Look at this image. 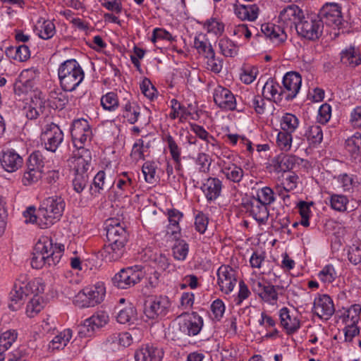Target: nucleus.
<instances>
[{"mask_svg": "<svg viewBox=\"0 0 361 361\" xmlns=\"http://www.w3.org/2000/svg\"><path fill=\"white\" fill-rule=\"evenodd\" d=\"M30 264L32 268L39 269L45 264L56 266L61 261L64 252V245L54 243L51 238L44 236L36 243Z\"/></svg>", "mask_w": 361, "mask_h": 361, "instance_id": "obj_1", "label": "nucleus"}, {"mask_svg": "<svg viewBox=\"0 0 361 361\" xmlns=\"http://www.w3.org/2000/svg\"><path fill=\"white\" fill-rule=\"evenodd\" d=\"M66 203L60 196L49 197L39 207V223L42 228H47L59 221L63 215Z\"/></svg>", "mask_w": 361, "mask_h": 361, "instance_id": "obj_2", "label": "nucleus"}, {"mask_svg": "<svg viewBox=\"0 0 361 361\" xmlns=\"http://www.w3.org/2000/svg\"><path fill=\"white\" fill-rule=\"evenodd\" d=\"M58 75L61 87L65 92L75 90L85 78V73L75 59H68L62 63Z\"/></svg>", "mask_w": 361, "mask_h": 361, "instance_id": "obj_3", "label": "nucleus"}, {"mask_svg": "<svg viewBox=\"0 0 361 361\" xmlns=\"http://www.w3.org/2000/svg\"><path fill=\"white\" fill-rule=\"evenodd\" d=\"M144 277L141 266L135 265L121 269L112 278L113 284L121 289L134 286Z\"/></svg>", "mask_w": 361, "mask_h": 361, "instance_id": "obj_4", "label": "nucleus"}, {"mask_svg": "<svg viewBox=\"0 0 361 361\" xmlns=\"http://www.w3.org/2000/svg\"><path fill=\"white\" fill-rule=\"evenodd\" d=\"M324 25L321 20L312 16L303 17L296 24V31L301 37L311 40L316 41L319 39L323 32Z\"/></svg>", "mask_w": 361, "mask_h": 361, "instance_id": "obj_5", "label": "nucleus"}, {"mask_svg": "<svg viewBox=\"0 0 361 361\" xmlns=\"http://www.w3.org/2000/svg\"><path fill=\"white\" fill-rule=\"evenodd\" d=\"M144 313L147 317L154 319L159 317H164L170 307L167 297L159 296L149 298L144 304Z\"/></svg>", "mask_w": 361, "mask_h": 361, "instance_id": "obj_6", "label": "nucleus"}, {"mask_svg": "<svg viewBox=\"0 0 361 361\" xmlns=\"http://www.w3.org/2000/svg\"><path fill=\"white\" fill-rule=\"evenodd\" d=\"M41 140L47 150L55 152L63 140V133L58 125L51 123L44 126Z\"/></svg>", "mask_w": 361, "mask_h": 361, "instance_id": "obj_7", "label": "nucleus"}, {"mask_svg": "<svg viewBox=\"0 0 361 361\" xmlns=\"http://www.w3.org/2000/svg\"><path fill=\"white\" fill-rule=\"evenodd\" d=\"M106 238L108 243H116L126 246L128 240V233L126 226L118 222V219H110L106 222Z\"/></svg>", "mask_w": 361, "mask_h": 361, "instance_id": "obj_8", "label": "nucleus"}, {"mask_svg": "<svg viewBox=\"0 0 361 361\" xmlns=\"http://www.w3.org/2000/svg\"><path fill=\"white\" fill-rule=\"evenodd\" d=\"M243 207L260 224H264L269 219L267 205L259 198L252 196L243 200Z\"/></svg>", "mask_w": 361, "mask_h": 361, "instance_id": "obj_9", "label": "nucleus"}, {"mask_svg": "<svg viewBox=\"0 0 361 361\" xmlns=\"http://www.w3.org/2000/svg\"><path fill=\"white\" fill-rule=\"evenodd\" d=\"M317 17L323 25L326 24L328 26H338L342 21L341 8L336 3H326L319 10Z\"/></svg>", "mask_w": 361, "mask_h": 361, "instance_id": "obj_10", "label": "nucleus"}, {"mask_svg": "<svg viewBox=\"0 0 361 361\" xmlns=\"http://www.w3.org/2000/svg\"><path fill=\"white\" fill-rule=\"evenodd\" d=\"M334 312L333 300L328 295L324 294L314 299L313 312L319 318L327 320Z\"/></svg>", "mask_w": 361, "mask_h": 361, "instance_id": "obj_11", "label": "nucleus"}, {"mask_svg": "<svg viewBox=\"0 0 361 361\" xmlns=\"http://www.w3.org/2000/svg\"><path fill=\"white\" fill-rule=\"evenodd\" d=\"M233 269L230 266H221L217 271L218 285L220 290L225 294L230 293L234 288L237 279L233 274Z\"/></svg>", "mask_w": 361, "mask_h": 361, "instance_id": "obj_12", "label": "nucleus"}, {"mask_svg": "<svg viewBox=\"0 0 361 361\" xmlns=\"http://www.w3.org/2000/svg\"><path fill=\"white\" fill-rule=\"evenodd\" d=\"M164 356L163 349L154 345H144L135 353L136 361H161Z\"/></svg>", "mask_w": 361, "mask_h": 361, "instance_id": "obj_13", "label": "nucleus"}, {"mask_svg": "<svg viewBox=\"0 0 361 361\" xmlns=\"http://www.w3.org/2000/svg\"><path fill=\"white\" fill-rule=\"evenodd\" d=\"M214 101L221 109L225 110L236 109V100L232 92L221 87L216 89L214 93Z\"/></svg>", "mask_w": 361, "mask_h": 361, "instance_id": "obj_14", "label": "nucleus"}, {"mask_svg": "<svg viewBox=\"0 0 361 361\" xmlns=\"http://www.w3.org/2000/svg\"><path fill=\"white\" fill-rule=\"evenodd\" d=\"M302 83L300 75L296 72H288L285 74L283 78V86L289 92L286 94V100H290L295 98L298 93Z\"/></svg>", "mask_w": 361, "mask_h": 361, "instance_id": "obj_15", "label": "nucleus"}, {"mask_svg": "<svg viewBox=\"0 0 361 361\" xmlns=\"http://www.w3.org/2000/svg\"><path fill=\"white\" fill-rule=\"evenodd\" d=\"M23 158L14 150L6 149L2 152L1 167L8 173L16 171L23 165Z\"/></svg>", "mask_w": 361, "mask_h": 361, "instance_id": "obj_16", "label": "nucleus"}, {"mask_svg": "<svg viewBox=\"0 0 361 361\" xmlns=\"http://www.w3.org/2000/svg\"><path fill=\"white\" fill-rule=\"evenodd\" d=\"M304 13L302 9L295 4L288 6L283 8L279 16V19L281 22L291 25L293 24L296 27V24L303 18Z\"/></svg>", "mask_w": 361, "mask_h": 361, "instance_id": "obj_17", "label": "nucleus"}, {"mask_svg": "<svg viewBox=\"0 0 361 361\" xmlns=\"http://www.w3.org/2000/svg\"><path fill=\"white\" fill-rule=\"evenodd\" d=\"M183 323L185 324L188 336H196L203 326L202 318L195 312L191 314H182L180 315Z\"/></svg>", "mask_w": 361, "mask_h": 361, "instance_id": "obj_18", "label": "nucleus"}, {"mask_svg": "<svg viewBox=\"0 0 361 361\" xmlns=\"http://www.w3.org/2000/svg\"><path fill=\"white\" fill-rule=\"evenodd\" d=\"M25 280V275H20V277L16 281L13 287L9 293V300L11 303L8 305V308L12 311L18 310L20 307L22 302L25 300V298L23 294L22 285L23 281Z\"/></svg>", "mask_w": 361, "mask_h": 361, "instance_id": "obj_19", "label": "nucleus"}, {"mask_svg": "<svg viewBox=\"0 0 361 361\" xmlns=\"http://www.w3.org/2000/svg\"><path fill=\"white\" fill-rule=\"evenodd\" d=\"M298 157L292 154H281L272 160L271 165L277 173L292 170L298 163Z\"/></svg>", "mask_w": 361, "mask_h": 361, "instance_id": "obj_20", "label": "nucleus"}, {"mask_svg": "<svg viewBox=\"0 0 361 361\" xmlns=\"http://www.w3.org/2000/svg\"><path fill=\"white\" fill-rule=\"evenodd\" d=\"M208 202L216 200L220 195L222 189V182L217 178H209L201 187Z\"/></svg>", "mask_w": 361, "mask_h": 361, "instance_id": "obj_21", "label": "nucleus"}, {"mask_svg": "<svg viewBox=\"0 0 361 361\" xmlns=\"http://www.w3.org/2000/svg\"><path fill=\"white\" fill-rule=\"evenodd\" d=\"M126 97L121 104L123 108V116L126 118L130 124H134L137 121L140 116V107L135 103L130 102L131 94L129 92L125 93Z\"/></svg>", "mask_w": 361, "mask_h": 361, "instance_id": "obj_22", "label": "nucleus"}, {"mask_svg": "<svg viewBox=\"0 0 361 361\" xmlns=\"http://www.w3.org/2000/svg\"><path fill=\"white\" fill-rule=\"evenodd\" d=\"M126 250V246L116 243L104 245L100 251L101 256L108 262L117 261L122 257Z\"/></svg>", "mask_w": 361, "mask_h": 361, "instance_id": "obj_23", "label": "nucleus"}, {"mask_svg": "<svg viewBox=\"0 0 361 361\" xmlns=\"http://www.w3.org/2000/svg\"><path fill=\"white\" fill-rule=\"evenodd\" d=\"M279 317L281 324L286 329L287 334L291 335L300 329V323L299 319L297 317L292 318L287 307L281 309Z\"/></svg>", "mask_w": 361, "mask_h": 361, "instance_id": "obj_24", "label": "nucleus"}, {"mask_svg": "<svg viewBox=\"0 0 361 361\" xmlns=\"http://www.w3.org/2000/svg\"><path fill=\"white\" fill-rule=\"evenodd\" d=\"M284 94L285 92L280 85L272 78H269L265 82L262 88V95L264 98L269 100L277 99L281 101Z\"/></svg>", "mask_w": 361, "mask_h": 361, "instance_id": "obj_25", "label": "nucleus"}, {"mask_svg": "<svg viewBox=\"0 0 361 361\" xmlns=\"http://www.w3.org/2000/svg\"><path fill=\"white\" fill-rule=\"evenodd\" d=\"M345 149L356 162L361 161V133H355L345 141Z\"/></svg>", "mask_w": 361, "mask_h": 361, "instance_id": "obj_26", "label": "nucleus"}, {"mask_svg": "<svg viewBox=\"0 0 361 361\" xmlns=\"http://www.w3.org/2000/svg\"><path fill=\"white\" fill-rule=\"evenodd\" d=\"M259 7L256 4L239 5L235 7V13L242 20H255L258 16Z\"/></svg>", "mask_w": 361, "mask_h": 361, "instance_id": "obj_27", "label": "nucleus"}, {"mask_svg": "<svg viewBox=\"0 0 361 361\" xmlns=\"http://www.w3.org/2000/svg\"><path fill=\"white\" fill-rule=\"evenodd\" d=\"M221 172L226 176V178L233 183H240L244 176V171L240 166L235 164L229 163L224 164Z\"/></svg>", "mask_w": 361, "mask_h": 361, "instance_id": "obj_28", "label": "nucleus"}, {"mask_svg": "<svg viewBox=\"0 0 361 361\" xmlns=\"http://www.w3.org/2000/svg\"><path fill=\"white\" fill-rule=\"evenodd\" d=\"M85 291H86V293L89 295L88 297H90L93 306L101 303L106 293L104 283L101 282L97 283L92 286L85 287Z\"/></svg>", "mask_w": 361, "mask_h": 361, "instance_id": "obj_29", "label": "nucleus"}, {"mask_svg": "<svg viewBox=\"0 0 361 361\" xmlns=\"http://www.w3.org/2000/svg\"><path fill=\"white\" fill-rule=\"evenodd\" d=\"M108 319L107 314L104 312H99L85 319L82 327L87 328L88 332L90 329H91L92 331H94L96 329L104 326L107 323Z\"/></svg>", "mask_w": 361, "mask_h": 361, "instance_id": "obj_30", "label": "nucleus"}, {"mask_svg": "<svg viewBox=\"0 0 361 361\" xmlns=\"http://www.w3.org/2000/svg\"><path fill=\"white\" fill-rule=\"evenodd\" d=\"M185 324L178 316L168 329V334L173 341H180L188 337Z\"/></svg>", "mask_w": 361, "mask_h": 361, "instance_id": "obj_31", "label": "nucleus"}, {"mask_svg": "<svg viewBox=\"0 0 361 361\" xmlns=\"http://www.w3.org/2000/svg\"><path fill=\"white\" fill-rule=\"evenodd\" d=\"M261 30L264 35L271 40H276L279 42H283V38L286 37L284 32L281 30L280 26H276L272 23H264L261 26Z\"/></svg>", "mask_w": 361, "mask_h": 361, "instance_id": "obj_32", "label": "nucleus"}, {"mask_svg": "<svg viewBox=\"0 0 361 361\" xmlns=\"http://www.w3.org/2000/svg\"><path fill=\"white\" fill-rule=\"evenodd\" d=\"M341 61L346 66L355 67L361 63V57L355 47H350L341 53Z\"/></svg>", "mask_w": 361, "mask_h": 361, "instance_id": "obj_33", "label": "nucleus"}, {"mask_svg": "<svg viewBox=\"0 0 361 361\" xmlns=\"http://www.w3.org/2000/svg\"><path fill=\"white\" fill-rule=\"evenodd\" d=\"M6 54L8 57H12L15 60L20 62L25 61L30 57V52L29 47L27 45L23 44L18 47H8L6 50Z\"/></svg>", "mask_w": 361, "mask_h": 361, "instance_id": "obj_34", "label": "nucleus"}, {"mask_svg": "<svg viewBox=\"0 0 361 361\" xmlns=\"http://www.w3.org/2000/svg\"><path fill=\"white\" fill-rule=\"evenodd\" d=\"M245 104L253 108L257 114H263L265 111L264 99L259 94H249L245 96Z\"/></svg>", "mask_w": 361, "mask_h": 361, "instance_id": "obj_35", "label": "nucleus"}, {"mask_svg": "<svg viewBox=\"0 0 361 361\" xmlns=\"http://www.w3.org/2000/svg\"><path fill=\"white\" fill-rule=\"evenodd\" d=\"M169 221L170 223L167 228V233H171L172 235H175L179 233V221L183 216V214L176 209H169L168 211Z\"/></svg>", "mask_w": 361, "mask_h": 361, "instance_id": "obj_36", "label": "nucleus"}, {"mask_svg": "<svg viewBox=\"0 0 361 361\" xmlns=\"http://www.w3.org/2000/svg\"><path fill=\"white\" fill-rule=\"evenodd\" d=\"M92 184L94 185V189H93L91 185L90 190L92 191V194L95 195L97 193H100V190H109L113 185V183L111 182H105V173L104 171H99L96 174Z\"/></svg>", "mask_w": 361, "mask_h": 361, "instance_id": "obj_37", "label": "nucleus"}, {"mask_svg": "<svg viewBox=\"0 0 361 361\" xmlns=\"http://www.w3.org/2000/svg\"><path fill=\"white\" fill-rule=\"evenodd\" d=\"M218 45L221 53L226 57H233L238 54L236 44L228 37L221 38Z\"/></svg>", "mask_w": 361, "mask_h": 361, "instance_id": "obj_38", "label": "nucleus"}, {"mask_svg": "<svg viewBox=\"0 0 361 361\" xmlns=\"http://www.w3.org/2000/svg\"><path fill=\"white\" fill-rule=\"evenodd\" d=\"M150 147V142L145 143L143 140L139 139L133 146L130 157L136 161L144 160L145 153Z\"/></svg>", "mask_w": 361, "mask_h": 361, "instance_id": "obj_39", "label": "nucleus"}, {"mask_svg": "<svg viewBox=\"0 0 361 361\" xmlns=\"http://www.w3.org/2000/svg\"><path fill=\"white\" fill-rule=\"evenodd\" d=\"M32 102L35 106H30L25 114L26 117L30 120L36 119L45 109V102L40 97H35V101L32 99Z\"/></svg>", "mask_w": 361, "mask_h": 361, "instance_id": "obj_40", "label": "nucleus"}, {"mask_svg": "<svg viewBox=\"0 0 361 361\" xmlns=\"http://www.w3.org/2000/svg\"><path fill=\"white\" fill-rule=\"evenodd\" d=\"M120 104L117 94L113 92H108L101 98V104L105 110L114 111Z\"/></svg>", "mask_w": 361, "mask_h": 361, "instance_id": "obj_41", "label": "nucleus"}, {"mask_svg": "<svg viewBox=\"0 0 361 361\" xmlns=\"http://www.w3.org/2000/svg\"><path fill=\"white\" fill-rule=\"evenodd\" d=\"M49 97L51 102L55 106L56 109L62 110L68 103V97L59 90L51 91L49 93Z\"/></svg>", "mask_w": 361, "mask_h": 361, "instance_id": "obj_42", "label": "nucleus"}, {"mask_svg": "<svg viewBox=\"0 0 361 361\" xmlns=\"http://www.w3.org/2000/svg\"><path fill=\"white\" fill-rule=\"evenodd\" d=\"M71 331L68 329L66 332H64L63 336L61 334L55 336L49 344V348L52 350L63 348L71 338Z\"/></svg>", "mask_w": 361, "mask_h": 361, "instance_id": "obj_43", "label": "nucleus"}, {"mask_svg": "<svg viewBox=\"0 0 361 361\" xmlns=\"http://www.w3.org/2000/svg\"><path fill=\"white\" fill-rule=\"evenodd\" d=\"M265 302L273 303L278 300V293L276 290L275 286L266 282V284L262 287V291L259 296Z\"/></svg>", "mask_w": 361, "mask_h": 361, "instance_id": "obj_44", "label": "nucleus"}, {"mask_svg": "<svg viewBox=\"0 0 361 361\" xmlns=\"http://www.w3.org/2000/svg\"><path fill=\"white\" fill-rule=\"evenodd\" d=\"M305 135L311 145L320 144L323 140L322 128L317 125L310 126Z\"/></svg>", "mask_w": 361, "mask_h": 361, "instance_id": "obj_45", "label": "nucleus"}, {"mask_svg": "<svg viewBox=\"0 0 361 361\" xmlns=\"http://www.w3.org/2000/svg\"><path fill=\"white\" fill-rule=\"evenodd\" d=\"M173 256L176 259L184 260L188 253L189 245L183 240H178L173 246Z\"/></svg>", "mask_w": 361, "mask_h": 361, "instance_id": "obj_46", "label": "nucleus"}, {"mask_svg": "<svg viewBox=\"0 0 361 361\" xmlns=\"http://www.w3.org/2000/svg\"><path fill=\"white\" fill-rule=\"evenodd\" d=\"M207 40L206 35L203 34H199L194 39V47L199 54H203L205 58L208 56L209 48L212 47L210 44H207Z\"/></svg>", "mask_w": 361, "mask_h": 361, "instance_id": "obj_47", "label": "nucleus"}, {"mask_svg": "<svg viewBox=\"0 0 361 361\" xmlns=\"http://www.w3.org/2000/svg\"><path fill=\"white\" fill-rule=\"evenodd\" d=\"M281 128L283 131L292 133L298 125V120L295 116L291 114H286L282 118Z\"/></svg>", "mask_w": 361, "mask_h": 361, "instance_id": "obj_48", "label": "nucleus"}, {"mask_svg": "<svg viewBox=\"0 0 361 361\" xmlns=\"http://www.w3.org/2000/svg\"><path fill=\"white\" fill-rule=\"evenodd\" d=\"M207 61V65L210 67L211 71L214 73H220L223 67L222 59H216L215 52L212 47H210L208 51V56L206 57Z\"/></svg>", "mask_w": 361, "mask_h": 361, "instance_id": "obj_49", "label": "nucleus"}, {"mask_svg": "<svg viewBox=\"0 0 361 361\" xmlns=\"http://www.w3.org/2000/svg\"><path fill=\"white\" fill-rule=\"evenodd\" d=\"M91 135L92 130H86L85 132L82 133L71 134L72 141L74 146L78 149H82L83 151L88 152L87 150L84 149L83 145L87 141V138L91 137Z\"/></svg>", "mask_w": 361, "mask_h": 361, "instance_id": "obj_50", "label": "nucleus"}, {"mask_svg": "<svg viewBox=\"0 0 361 361\" xmlns=\"http://www.w3.org/2000/svg\"><path fill=\"white\" fill-rule=\"evenodd\" d=\"M88 159H85L82 156H79L76 159V166L75 171L76 174H88L87 171L91 167V157L88 152Z\"/></svg>", "mask_w": 361, "mask_h": 361, "instance_id": "obj_51", "label": "nucleus"}, {"mask_svg": "<svg viewBox=\"0 0 361 361\" xmlns=\"http://www.w3.org/2000/svg\"><path fill=\"white\" fill-rule=\"evenodd\" d=\"M208 32H212L216 35H221L224 31V25L216 18H210L207 20L204 25Z\"/></svg>", "mask_w": 361, "mask_h": 361, "instance_id": "obj_52", "label": "nucleus"}, {"mask_svg": "<svg viewBox=\"0 0 361 361\" xmlns=\"http://www.w3.org/2000/svg\"><path fill=\"white\" fill-rule=\"evenodd\" d=\"M42 169L30 168L24 173L23 182L25 185H32L37 182L42 178Z\"/></svg>", "mask_w": 361, "mask_h": 361, "instance_id": "obj_53", "label": "nucleus"}, {"mask_svg": "<svg viewBox=\"0 0 361 361\" xmlns=\"http://www.w3.org/2000/svg\"><path fill=\"white\" fill-rule=\"evenodd\" d=\"M42 308V298L38 295H33L30 302L27 305V314L28 317H33L35 314L39 313Z\"/></svg>", "mask_w": 361, "mask_h": 361, "instance_id": "obj_54", "label": "nucleus"}, {"mask_svg": "<svg viewBox=\"0 0 361 361\" xmlns=\"http://www.w3.org/2000/svg\"><path fill=\"white\" fill-rule=\"evenodd\" d=\"M135 313V307L130 304L128 306L119 310L116 317L117 321L121 324H126L130 321Z\"/></svg>", "mask_w": 361, "mask_h": 361, "instance_id": "obj_55", "label": "nucleus"}, {"mask_svg": "<svg viewBox=\"0 0 361 361\" xmlns=\"http://www.w3.org/2000/svg\"><path fill=\"white\" fill-rule=\"evenodd\" d=\"M255 198H259L264 204L269 205L275 200L274 192L271 188L264 187L257 192Z\"/></svg>", "mask_w": 361, "mask_h": 361, "instance_id": "obj_56", "label": "nucleus"}, {"mask_svg": "<svg viewBox=\"0 0 361 361\" xmlns=\"http://www.w3.org/2000/svg\"><path fill=\"white\" fill-rule=\"evenodd\" d=\"M331 207L337 211L343 212L346 210V204L348 202L347 197L342 195H333L330 200Z\"/></svg>", "mask_w": 361, "mask_h": 361, "instance_id": "obj_57", "label": "nucleus"}, {"mask_svg": "<svg viewBox=\"0 0 361 361\" xmlns=\"http://www.w3.org/2000/svg\"><path fill=\"white\" fill-rule=\"evenodd\" d=\"M75 178L73 180V189L76 192L80 193L89 183L90 177L88 174L75 173Z\"/></svg>", "mask_w": 361, "mask_h": 361, "instance_id": "obj_58", "label": "nucleus"}, {"mask_svg": "<svg viewBox=\"0 0 361 361\" xmlns=\"http://www.w3.org/2000/svg\"><path fill=\"white\" fill-rule=\"evenodd\" d=\"M55 34V25L49 20L44 21L41 25V29L39 32V37L44 39H49L51 38Z\"/></svg>", "mask_w": 361, "mask_h": 361, "instance_id": "obj_59", "label": "nucleus"}, {"mask_svg": "<svg viewBox=\"0 0 361 361\" xmlns=\"http://www.w3.org/2000/svg\"><path fill=\"white\" fill-rule=\"evenodd\" d=\"M142 171L145 176V179L146 182L149 183H154L155 181V173H156V166L154 162L147 161L145 162L142 167Z\"/></svg>", "mask_w": 361, "mask_h": 361, "instance_id": "obj_60", "label": "nucleus"}, {"mask_svg": "<svg viewBox=\"0 0 361 361\" xmlns=\"http://www.w3.org/2000/svg\"><path fill=\"white\" fill-rule=\"evenodd\" d=\"M18 333L16 330H7L1 333V346L5 350H8L11 345L16 341Z\"/></svg>", "mask_w": 361, "mask_h": 361, "instance_id": "obj_61", "label": "nucleus"}, {"mask_svg": "<svg viewBox=\"0 0 361 361\" xmlns=\"http://www.w3.org/2000/svg\"><path fill=\"white\" fill-rule=\"evenodd\" d=\"M277 144L282 150H288L291 146L292 136L290 133L281 131L278 133Z\"/></svg>", "mask_w": 361, "mask_h": 361, "instance_id": "obj_62", "label": "nucleus"}, {"mask_svg": "<svg viewBox=\"0 0 361 361\" xmlns=\"http://www.w3.org/2000/svg\"><path fill=\"white\" fill-rule=\"evenodd\" d=\"M88 296L86 291H85V288H83L75 295L73 302L75 305L81 308L94 307Z\"/></svg>", "mask_w": 361, "mask_h": 361, "instance_id": "obj_63", "label": "nucleus"}, {"mask_svg": "<svg viewBox=\"0 0 361 361\" xmlns=\"http://www.w3.org/2000/svg\"><path fill=\"white\" fill-rule=\"evenodd\" d=\"M348 259L354 264L361 262V243L357 245L353 244L350 247Z\"/></svg>", "mask_w": 361, "mask_h": 361, "instance_id": "obj_64", "label": "nucleus"}]
</instances>
